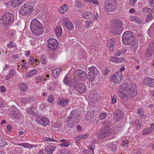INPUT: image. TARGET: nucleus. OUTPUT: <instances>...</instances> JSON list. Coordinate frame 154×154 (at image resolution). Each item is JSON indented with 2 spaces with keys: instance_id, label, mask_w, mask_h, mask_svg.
Segmentation results:
<instances>
[{
  "instance_id": "obj_1",
  "label": "nucleus",
  "mask_w": 154,
  "mask_h": 154,
  "mask_svg": "<svg viewBox=\"0 0 154 154\" xmlns=\"http://www.w3.org/2000/svg\"><path fill=\"white\" fill-rule=\"evenodd\" d=\"M78 117H80L79 113L77 109H73L67 119L66 123L67 126L71 128L75 127Z\"/></svg>"
},
{
  "instance_id": "obj_2",
  "label": "nucleus",
  "mask_w": 154,
  "mask_h": 154,
  "mask_svg": "<svg viewBox=\"0 0 154 154\" xmlns=\"http://www.w3.org/2000/svg\"><path fill=\"white\" fill-rule=\"evenodd\" d=\"M30 29L33 34L36 36L41 35L43 32L41 23L38 20L33 19L31 23Z\"/></svg>"
},
{
  "instance_id": "obj_3",
  "label": "nucleus",
  "mask_w": 154,
  "mask_h": 154,
  "mask_svg": "<svg viewBox=\"0 0 154 154\" xmlns=\"http://www.w3.org/2000/svg\"><path fill=\"white\" fill-rule=\"evenodd\" d=\"M125 91H121V93L119 94V97L122 100H127L128 98L132 99L137 94V90L132 87L126 88Z\"/></svg>"
},
{
  "instance_id": "obj_4",
  "label": "nucleus",
  "mask_w": 154,
  "mask_h": 154,
  "mask_svg": "<svg viewBox=\"0 0 154 154\" xmlns=\"http://www.w3.org/2000/svg\"><path fill=\"white\" fill-rule=\"evenodd\" d=\"M13 15L10 12H6L0 19V24L3 26H6L13 22Z\"/></svg>"
},
{
  "instance_id": "obj_5",
  "label": "nucleus",
  "mask_w": 154,
  "mask_h": 154,
  "mask_svg": "<svg viewBox=\"0 0 154 154\" xmlns=\"http://www.w3.org/2000/svg\"><path fill=\"white\" fill-rule=\"evenodd\" d=\"M134 34L131 31L125 32L122 37L123 43L126 45H132L134 41Z\"/></svg>"
},
{
  "instance_id": "obj_6",
  "label": "nucleus",
  "mask_w": 154,
  "mask_h": 154,
  "mask_svg": "<svg viewBox=\"0 0 154 154\" xmlns=\"http://www.w3.org/2000/svg\"><path fill=\"white\" fill-rule=\"evenodd\" d=\"M112 133V130L110 127H102L100 131L97 132V137L98 139H104L110 136Z\"/></svg>"
},
{
  "instance_id": "obj_7",
  "label": "nucleus",
  "mask_w": 154,
  "mask_h": 154,
  "mask_svg": "<svg viewBox=\"0 0 154 154\" xmlns=\"http://www.w3.org/2000/svg\"><path fill=\"white\" fill-rule=\"evenodd\" d=\"M122 24V21L118 20L112 23L111 30L113 34L117 35L121 33L123 30Z\"/></svg>"
},
{
  "instance_id": "obj_8",
  "label": "nucleus",
  "mask_w": 154,
  "mask_h": 154,
  "mask_svg": "<svg viewBox=\"0 0 154 154\" xmlns=\"http://www.w3.org/2000/svg\"><path fill=\"white\" fill-rule=\"evenodd\" d=\"M117 5V0H106L104 3L106 11H113L115 10Z\"/></svg>"
},
{
  "instance_id": "obj_9",
  "label": "nucleus",
  "mask_w": 154,
  "mask_h": 154,
  "mask_svg": "<svg viewBox=\"0 0 154 154\" xmlns=\"http://www.w3.org/2000/svg\"><path fill=\"white\" fill-rule=\"evenodd\" d=\"M34 10V9L32 6L24 4L19 9V12L20 14L24 15L29 12H32Z\"/></svg>"
},
{
  "instance_id": "obj_10",
  "label": "nucleus",
  "mask_w": 154,
  "mask_h": 154,
  "mask_svg": "<svg viewBox=\"0 0 154 154\" xmlns=\"http://www.w3.org/2000/svg\"><path fill=\"white\" fill-rule=\"evenodd\" d=\"M71 85L81 93H83L86 91L85 86L83 84H79L76 80L73 81L71 83Z\"/></svg>"
},
{
  "instance_id": "obj_11",
  "label": "nucleus",
  "mask_w": 154,
  "mask_h": 154,
  "mask_svg": "<svg viewBox=\"0 0 154 154\" xmlns=\"http://www.w3.org/2000/svg\"><path fill=\"white\" fill-rule=\"evenodd\" d=\"M47 42L48 43V47L52 50H54L56 48L59 44L57 40L54 38L49 39Z\"/></svg>"
},
{
  "instance_id": "obj_12",
  "label": "nucleus",
  "mask_w": 154,
  "mask_h": 154,
  "mask_svg": "<svg viewBox=\"0 0 154 154\" xmlns=\"http://www.w3.org/2000/svg\"><path fill=\"white\" fill-rule=\"evenodd\" d=\"M122 74L121 72H116L114 75L111 76L110 78L112 81L113 80V82L116 84L119 83L122 78Z\"/></svg>"
},
{
  "instance_id": "obj_13",
  "label": "nucleus",
  "mask_w": 154,
  "mask_h": 154,
  "mask_svg": "<svg viewBox=\"0 0 154 154\" xmlns=\"http://www.w3.org/2000/svg\"><path fill=\"white\" fill-rule=\"evenodd\" d=\"M62 22L64 26L69 31H71L74 29V26L72 22L70 21L67 17H64L62 19Z\"/></svg>"
},
{
  "instance_id": "obj_14",
  "label": "nucleus",
  "mask_w": 154,
  "mask_h": 154,
  "mask_svg": "<svg viewBox=\"0 0 154 154\" xmlns=\"http://www.w3.org/2000/svg\"><path fill=\"white\" fill-rule=\"evenodd\" d=\"M154 53V41H152L149 44V47L145 51V56L148 57H150Z\"/></svg>"
},
{
  "instance_id": "obj_15",
  "label": "nucleus",
  "mask_w": 154,
  "mask_h": 154,
  "mask_svg": "<svg viewBox=\"0 0 154 154\" xmlns=\"http://www.w3.org/2000/svg\"><path fill=\"white\" fill-rule=\"evenodd\" d=\"M150 128H148L144 129L142 131L143 134L148 135L149 133H152L154 130V123H153L150 125Z\"/></svg>"
},
{
  "instance_id": "obj_16",
  "label": "nucleus",
  "mask_w": 154,
  "mask_h": 154,
  "mask_svg": "<svg viewBox=\"0 0 154 154\" xmlns=\"http://www.w3.org/2000/svg\"><path fill=\"white\" fill-rule=\"evenodd\" d=\"M56 148V146L50 145L45 147V151L47 154H52Z\"/></svg>"
},
{
  "instance_id": "obj_17",
  "label": "nucleus",
  "mask_w": 154,
  "mask_h": 154,
  "mask_svg": "<svg viewBox=\"0 0 154 154\" xmlns=\"http://www.w3.org/2000/svg\"><path fill=\"white\" fill-rule=\"evenodd\" d=\"M116 44V40L114 38L110 39L107 41V47L111 50L113 49Z\"/></svg>"
},
{
  "instance_id": "obj_18",
  "label": "nucleus",
  "mask_w": 154,
  "mask_h": 154,
  "mask_svg": "<svg viewBox=\"0 0 154 154\" xmlns=\"http://www.w3.org/2000/svg\"><path fill=\"white\" fill-rule=\"evenodd\" d=\"M37 122L42 125L47 126L49 123V121L46 117H42L40 119H38Z\"/></svg>"
},
{
  "instance_id": "obj_19",
  "label": "nucleus",
  "mask_w": 154,
  "mask_h": 154,
  "mask_svg": "<svg viewBox=\"0 0 154 154\" xmlns=\"http://www.w3.org/2000/svg\"><path fill=\"white\" fill-rule=\"evenodd\" d=\"M144 82L149 87H154V79L149 77L146 78L145 79Z\"/></svg>"
},
{
  "instance_id": "obj_20",
  "label": "nucleus",
  "mask_w": 154,
  "mask_h": 154,
  "mask_svg": "<svg viewBox=\"0 0 154 154\" xmlns=\"http://www.w3.org/2000/svg\"><path fill=\"white\" fill-rule=\"evenodd\" d=\"M123 116V113L122 111L120 109H117L114 113L113 117L114 119L116 120L122 119Z\"/></svg>"
},
{
  "instance_id": "obj_21",
  "label": "nucleus",
  "mask_w": 154,
  "mask_h": 154,
  "mask_svg": "<svg viewBox=\"0 0 154 154\" xmlns=\"http://www.w3.org/2000/svg\"><path fill=\"white\" fill-rule=\"evenodd\" d=\"M69 100L67 99L63 98H59L58 101L57 102V105H60L61 106H64L67 105L68 103Z\"/></svg>"
},
{
  "instance_id": "obj_22",
  "label": "nucleus",
  "mask_w": 154,
  "mask_h": 154,
  "mask_svg": "<svg viewBox=\"0 0 154 154\" xmlns=\"http://www.w3.org/2000/svg\"><path fill=\"white\" fill-rule=\"evenodd\" d=\"M74 74L75 76L80 75V77H83L84 79L86 77V74L85 72L81 69H77L74 72Z\"/></svg>"
},
{
  "instance_id": "obj_23",
  "label": "nucleus",
  "mask_w": 154,
  "mask_h": 154,
  "mask_svg": "<svg viewBox=\"0 0 154 154\" xmlns=\"http://www.w3.org/2000/svg\"><path fill=\"white\" fill-rule=\"evenodd\" d=\"M11 115L14 119H17L20 117L21 114L20 112L15 109L12 110Z\"/></svg>"
},
{
  "instance_id": "obj_24",
  "label": "nucleus",
  "mask_w": 154,
  "mask_h": 154,
  "mask_svg": "<svg viewBox=\"0 0 154 154\" xmlns=\"http://www.w3.org/2000/svg\"><path fill=\"white\" fill-rule=\"evenodd\" d=\"M82 16L86 19H89L91 18L94 16V13L92 12L85 11L82 14Z\"/></svg>"
},
{
  "instance_id": "obj_25",
  "label": "nucleus",
  "mask_w": 154,
  "mask_h": 154,
  "mask_svg": "<svg viewBox=\"0 0 154 154\" xmlns=\"http://www.w3.org/2000/svg\"><path fill=\"white\" fill-rule=\"evenodd\" d=\"M94 111L93 110H89L88 111L86 115V118L87 119L90 121L91 119L94 117Z\"/></svg>"
},
{
  "instance_id": "obj_26",
  "label": "nucleus",
  "mask_w": 154,
  "mask_h": 154,
  "mask_svg": "<svg viewBox=\"0 0 154 154\" xmlns=\"http://www.w3.org/2000/svg\"><path fill=\"white\" fill-rule=\"evenodd\" d=\"M56 35L58 37L61 36L62 34V28L59 26H57L55 29Z\"/></svg>"
},
{
  "instance_id": "obj_27",
  "label": "nucleus",
  "mask_w": 154,
  "mask_h": 154,
  "mask_svg": "<svg viewBox=\"0 0 154 154\" xmlns=\"http://www.w3.org/2000/svg\"><path fill=\"white\" fill-rule=\"evenodd\" d=\"M88 70L89 71V72H91L92 73L96 75L99 74V71L97 70V69L94 66H92L88 68Z\"/></svg>"
},
{
  "instance_id": "obj_28",
  "label": "nucleus",
  "mask_w": 154,
  "mask_h": 154,
  "mask_svg": "<svg viewBox=\"0 0 154 154\" xmlns=\"http://www.w3.org/2000/svg\"><path fill=\"white\" fill-rule=\"evenodd\" d=\"M23 0H11V5L13 8L18 6L20 4Z\"/></svg>"
},
{
  "instance_id": "obj_29",
  "label": "nucleus",
  "mask_w": 154,
  "mask_h": 154,
  "mask_svg": "<svg viewBox=\"0 0 154 154\" xmlns=\"http://www.w3.org/2000/svg\"><path fill=\"white\" fill-rule=\"evenodd\" d=\"M60 142L62 143L60 144L59 146L60 147L64 146L66 147L69 145V142L65 139H63L60 140Z\"/></svg>"
},
{
  "instance_id": "obj_30",
  "label": "nucleus",
  "mask_w": 154,
  "mask_h": 154,
  "mask_svg": "<svg viewBox=\"0 0 154 154\" xmlns=\"http://www.w3.org/2000/svg\"><path fill=\"white\" fill-rule=\"evenodd\" d=\"M35 109V107L34 106L29 108L27 110V111L28 114L30 115H32L34 116H36L37 115L35 113L34 110Z\"/></svg>"
},
{
  "instance_id": "obj_31",
  "label": "nucleus",
  "mask_w": 154,
  "mask_h": 154,
  "mask_svg": "<svg viewBox=\"0 0 154 154\" xmlns=\"http://www.w3.org/2000/svg\"><path fill=\"white\" fill-rule=\"evenodd\" d=\"M129 20L130 21L134 22L135 21L138 23L140 24L141 23V20L139 19L138 18L135 16H131L129 18Z\"/></svg>"
},
{
  "instance_id": "obj_32",
  "label": "nucleus",
  "mask_w": 154,
  "mask_h": 154,
  "mask_svg": "<svg viewBox=\"0 0 154 154\" xmlns=\"http://www.w3.org/2000/svg\"><path fill=\"white\" fill-rule=\"evenodd\" d=\"M137 113L140 114V116L141 118L144 119L146 117V115L144 114V111L141 108H140L138 109Z\"/></svg>"
},
{
  "instance_id": "obj_33",
  "label": "nucleus",
  "mask_w": 154,
  "mask_h": 154,
  "mask_svg": "<svg viewBox=\"0 0 154 154\" xmlns=\"http://www.w3.org/2000/svg\"><path fill=\"white\" fill-rule=\"evenodd\" d=\"M97 75L91 72H89L88 74L87 79L90 81H92L95 79V77Z\"/></svg>"
},
{
  "instance_id": "obj_34",
  "label": "nucleus",
  "mask_w": 154,
  "mask_h": 154,
  "mask_svg": "<svg viewBox=\"0 0 154 154\" xmlns=\"http://www.w3.org/2000/svg\"><path fill=\"white\" fill-rule=\"evenodd\" d=\"M68 10V7L66 4L62 6L59 10L60 12L62 14H64Z\"/></svg>"
},
{
  "instance_id": "obj_35",
  "label": "nucleus",
  "mask_w": 154,
  "mask_h": 154,
  "mask_svg": "<svg viewBox=\"0 0 154 154\" xmlns=\"http://www.w3.org/2000/svg\"><path fill=\"white\" fill-rule=\"evenodd\" d=\"M18 87L21 91H25L27 89L26 84L23 82L19 83L18 85Z\"/></svg>"
},
{
  "instance_id": "obj_36",
  "label": "nucleus",
  "mask_w": 154,
  "mask_h": 154,
  "mask_svg": "<svg viewBox=\"0 0 154 154\" xmlns=\"http://www.w3.org/2000/svg\"><path fill=\"white\" fill-rule=\"evenodd\" d=\"M37 73V71L35 69H34L28 72L26 74V76L27 77L32 76L36 74Z\"/></svg>"
},
{
  "instance_id": "obj_37",
  "label": "nucleus",
  "mask_w": 154,
  "mask_h": 154,
  "mask_svg": "<svg viewBox=\"0 0 154 154\" xmlns=\"http://www.w3.org/2000/svg\"><path fill=\"white\" fill-rule=\"evenodd\" d=\"M137 129L138 130L140 128V123L138 120H136L133 123Z\"/></svg>"
},
{
  "instance_id": "obj_38",
  "label": "nucleus",
  "mask_w": 154,
  "mask_h": 154,
  "mask_svg": "<svg viewBox=\"0 0 154 154\" xmlns=\"http://www.w3.org/2000/svg\"><path fill=\"white\" fill-rule=\"evenodd\" d=\"M153 19V17L152 14L151 13H149L147 16L146 20V23H148L149 21H151Z\"/></svg>"
},
{
  "instance_id": "obj_39",
  "label": "nucleus",
  "mask_w": 154,
  "mask_h": 154,
  "mask_svg": "<svg viewBox=\"0 0 154 154\" xmlns=\"http://www.w3.org/2000/svg\"><path fill=\"white\" fill-rule=\"evenodd\" d=\"M70 78L69 77L67 76H66L63 80L64 83L67 85H69L70 84Z\"/></svg>"
},
{
  "instance_id": "obj_40",
  "label": "nucleus",
  "mask_w": 154,
  "mask_h": 154,
  "mask_svg": "<svg viewBox=\"0 0 154 154\" xmlns=\"http://www.w3.org/2000/svg\"><path fill=\"white\" fill-rule=\"evenodd\" d=\"M61 71L60 69H57L56 71L54 70L52 71V73L53 74V76L57 77L59 75V73Z\"/></svg>"
},
{
  "instance_id": "obj_41",
  "label": "nucleus",
  "mask_w": 154,
  "mask_h": 154,
  "mask_svg": "<svg viewBox=\"0 0 154 154\" xmlns=\"http://www.w3.org/2000/svg\"><path fill=\"white\" fill-rule=\"evenodd\" d=\"M93 21L91 20H88L86 21L85 23V26L86 28H88L90 26L92 25Z\"/></svg>"
},
{
  "instance_id": "obj_42",
  "label": "nucleus",
  "mask_w": 154,
  "mask_h": 154,
  "mask_svg": "<svg viewBox=\"0 0 154 154\" xmlns=\"http://www.w3.org/2000/svg\"><path fill=\"white\" fill-rule=\"evenodd\" d=\"M15 71L13 69H11L10 72V74L6 77L7 79H9L15 74Z\"/></svg>"
},
{
  "instance_id": "obj_43",
  "label": "nucleus",
  "mask_w": 154,
  "mask_h": 154,
  "mask_svg": "<svg viewBox=\"0 0 154 154\" xmlns=\"http://www.w3.org/2000/svg\"><path fill=\"white\" fill-rule=\"evenodd\" d=\"M47 59L46 56L44 55H42L40 57V61L42 63L45 64L46 61Z\"/></svg>"
},
{
  "instance_id": "obj_44",
  "label": "nucleus",
  "mask_w": 154,
  "mask_h": 154,
  "mask_svg": "<svg viewBox=\"0 0 154 154\" xmlns=\"http://www.w3.org/2000/svg\"><path fill=\"white\" fill-rule=\"evenodd\" d=\"M42 139L44 141H51L53 142H58L57 141V140L51 138L50 137H43L42 138Z\"/></svg>"
},
{
  "instance_id": "obj_45",
  "label": "nucleus",
  "mask_w": 154,
  "mask_h": 154,
  "mask_svg": "<svg viewBox=\"0 0 154 154\" xmlns=\"http://www.w3.org/2000/svg\"><path fill=\"white\" fill-rule=\"evenodd\" d=\"M7 46L9 48H13L16 46V44L13 41H10L7 44Z\"/></svg>"
},
{
  "instance_id": "obj_46",
  "label": "nucleus",
  "mask_w": 154,
  "mask_h": 154,
  "mask_svg": "<svg viewBox=\"0 0 154 154\" xmlns=\"http://www.w3.org/2000/svg\"><path fill=\"white\" fill-rule=\"evenodd\" d=\"M126 84H122L121 86L120 87V89L118 91V93L119 94H119L121 93V91H123V90L125 91V87H126Z\"/></svg>"
},
{
  "instance_id": "obj_47",
  "label": "nucleus",
  "mask_w": 154,
  "mask_h": 154,
  "mask_svg": "<svg viewBox=\"0 0 154 154\" xmlns=\"http://www.w3.org/2000/svg\"><path fill=\"white\" fill-rule=\"evenodd\" d=\"M96 45H95V44L91 45L89 47L90 49L91 50V51L93 52L94 51H96L97 47H96Z\"/></svg>"
},
{
  "instance_id": "obj_48",
  "label": "nucleus",
  "mask_w": 154,
  "mask_h": 154,
  "mask_svg": "<svg viewBox=\"0 0 154 154\" xmlns=\"http://www.w3.org/2000/svg\"><path fill=\"white\" fill-rule=\"evenodd\" d=\"M30 98L28 97H26L25 98H24L22 99L21 101L23 103L26 104V103L29 102L30 103Z\"/></svg>"
},
{
  "instance_id": "obj_49",
  "label": "nucleus",
  "mask_w": 154,
  "mask_h": 154,
  "mask_svg": "<svg viewBox=\"0 0 154 154\" xmlns=\"http://www.w3.org/2000/svg\"><path fill=\"white\" fill-rule=\"evenodd\" d=\"M107 115L106 113H102L99 116V118L100 119L102 120L104 119L106 117Z\"/></svg>"
},
{
  "instance_id": "obj_50",
  "label": "nucleus",
  "mask_w": 154,
  "mask_h": 154,
  "mask_svg": "<svg viewBox=\"0 0 154 154\" xmlns=\"http://www.w3.org/2000/svg\"><path fill=\"white\" fill-rule=\"evenodd\" d=\"M18 145L22 146L25 148H28L30 146V145L29 143H22L18 144Z\"/></svg>"
},
{
  "instance_id": "obj_51",
  "label": "nucleus",
  "mask_w": 154,
  "mask_h": 154,
  "mask_svg": "<svg viewBox=\"0 0 154 154\" xmlns=\"http://www.w3.org/2000/svg\"><path fill=\"white\" fill-rule=\"evenodd\" d=\"M7 143L5 140H0V147L4 146L6 145Z\"/></svg>"
},
{
  "instance_id": "obj_52",
  "label": "nucleus",
  "mask_w": 154,
  "mask_h": 154,
  "mask_svg": "<svg viewBox=\"0 0 154 154\" xmlns=\"http://www.w3.org/2000/svg\"><path fill=\"white\" fill-rule=\"evenodd\" d=\"M128 141L127 140L123 141L121 145L123 147H127L128 146Z\"/></svg>"
},
{
  "instance_id": "obj_53",
  "label": "nucleus",
  "mask_w": 154,
  "mask_h": 154,
  "mask_svg": "<svg viewBox=\"0 0 154 154\" xmlns=\"http://www.w3.org/2000/svg\"><path fill=\"white\" fill-rule=\"evenodd\" d=\"M125 60V59L122 57L117 58L116 57V63H121L123 61H124Z\"/></svg>"
},
{
  "instance_id": "obj_54",
  "label": "nucleus",
  "mask_w": 154,
  "mask_h": 154,
  "mask_svg": "<svg viewBox=\"0 0 154 154\" xmlns=\"http://www.w3.org/2000/svg\"><path fill=\"white\" fill-rule=\"evenodd\" d=\"M62 124L60 122H55L54 124L53 125V127L55 128H58L60 127L61 126Z\"/></svg>"
},
{
  "instance_id": "obj_55",
  "label": "nucleus",
  "mask_w": 154,
  "mask_h": 154,
  "mask_svg": "<svg viewBox=\"0 0 154 154\" xmlns=\"http://www.w3.org/2000/svg\"><path fill=\"white\" fill-rule=\"evenodd\" d=\"M151 8L147 7L144 8L142 10V11L145 13L150 12Z\"/></svg>"
},
{
  "instance_id": "obj_56",
  "label": "nucleus",
  "mask_w": 154,
  "mask_h": 154,
  "mask_svg": "<svg viewBox=\"0 0 154 154\" xmlns=\"http://www.w3.org/2000/svg\"><path fill=\"white\" fill-rule=\"evenodd\" d=\"M95 147V146L94 145H90L89 146V147L88 149L90 151H91V152L92 154H93L94 153V149Z\"/></svg>"
},
{
  "instance_id": "obj_57",
  "label": "nucleus",
  "mask_w": 154,
  "mask_h": 154,
  "mask_svg": "<svg viewBox=\"0 0 154 154\" xmlns=\"http://www.w3.org/2000/svg\"><path fill=\"white\" fill-rule=\"evenodd\" d=\"M48 100L50 103H52L54 101V99L52 95H50L48 97Z\"/></svg>"
},
{
  "instance_id": "obj_58",
  "label": "nucleus",
  "mask_w": 154,
  "mask_h": 154,
  "mask_svg": "<svg viewBox=\"0 0 154 154\" xmlns=\"http://www.w3.org/2000/svg\"><path fill=\"white\" fill-rule=\"evenodd\" d=\"M111 122L110 121H106L103 123L104 126L103 127H110L109 125L111 124Z\"/></svg>"
},
{
  "instance_id": "obj_59",
  "label": "nucleus",
  "mask_w": 154,
  "mask_h": 154,
  "mask_svg": "<svg viewBox=\"0 0 154 154\" xmlns=\"http://www.w3.org/2000/svg\"><path fill=\"white\" fill-rule=\"evenodd\" d=\"M81 139L80 136H76L74 138V139L75 141V142L78 143L79 142V140Z\"/></svg>"
},
{
  "instance_id": "obj_60",
  "label": "nucleus",
  "mask_w": 154,
  "mask_h": 154,
  "mask_svg": "<svg viewBox=\"0 0 154 154\" xmlns=\"http://www.w3.org/2000/svg\"><path fill=\"white\" fill-rule=\"evenodd\" d=\"M61 154H68L69 151L66 149H62L61 151Z\"/></svg>"
},
{
  "instance_id": "obj_61",
  "label": "nucleus",
  "mask_w": 154,
  "mask_h": 154,
  "mask_svg": "<svg viewBox=\"0 0 154 154\" xmlns=\"http://www.w3.org/2000/svg\"><path fill=\"white\" fill-rule=\"evenodd\" d=\"M43 77L39 76L37 77L36 78V79L35 80V81L36 83H38L39 82H40L42 80Z\"/></svg>"
},
{
  "instance_id": "obj_62",
  "label": "nucleus",
  "mask_w": 154,
  "mask_h": 154,
  "mask_svg": "<svg viewBox=\"0 0 154 154\" xmlns=\"http://www.w3.org/2000/svg\"><path fill=\"white\" fill-rule=\"evenodd\" d=\"M110 68H109L108 67H106L104 70V73L105 75H107L108 73L110 71Z\"/></svg>"
},
{
  "instance_id": "obj_63",
  "label": "nucleus",
  "mask_w": 154,
  "mask_h": 154,
  "mask_svg": "<svg viewBox=\"0 0 154 154\" xmlns=\"http://www.w3.org/2000/svg\"><path fill=\"white\" fill-rule=\"evenodd\" d=\"M117 96L116 95H114L113 97H112V103L113 104L115 103L116 101V98Z\"/></svg>"
},
{
  "instance_id": "obj_64",
  "label": "nucleus",
  "mask_w": 154,
  "mask_h": 154,
  "mask_svg": "<svg viewBox=\"0 0 154 154\" xmlns=\"http://www.w3.org/2000/svg\"><path fill=\"white\" fill-rule=\"evenodd\" d=\"M137 1V0H130V5L132 6H133L135 5L136 2Z\"/></svg>"
}]
</instances>
